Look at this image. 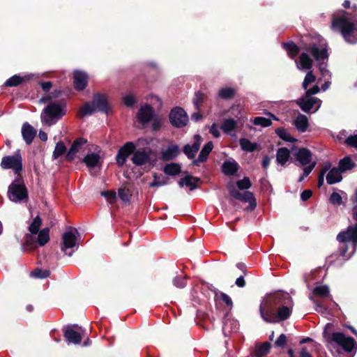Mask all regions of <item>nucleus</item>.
<instances>
[{"label": "nucleus", "instance_id": "1", "mask_svg": "<svg viewBox=\"0 0 357 357\" xmlns=\"http://www.w3.org/2000/svg\"><path fill=\"white\" fill-rule=\"evenodd\" d=\"M293 306L289 294L279 291L264 298L259 306L260 316L267 323H278L290 317Z\"/></svg>", "mask_w": 357, "mask_h": 357}, {"label": "nucleus", "instance_id": "2", "mask_svg": "<svg viewBox=\"0 0 357 357\" xmlns=\"http://www.w3.org/2000/svg\"><path fill=\"white\" fill-rule=\"evenodd\" d=\"M310 53L317 63L319 70L323 77H331L330 71L327 69L329 54L328 44L324 38H318L317 41L310 43L306 47V52Z\"/></svg>", "mask_w": 357, "mask_h": 357}, {"label": "nucleus", "instance_id": "3", "mask_svg": "<svg viewBox=\"0 0 357 357\" xmlns=\"http://www.w3.org/2000/svg\"><path fill=\"white\" fill-rule=\"evenodd\" d=\"M332 28L342 35L346 43L349 44L357 43V26L345 16L334 18L332 22Z\"/></svg>", "mask_w": 357, "mask_h": 357}, {"label": "nucleus", "instance_id": "4", "mask_svg": "<svg viewBox=\"0 0 357 357\" xmlns=\"http://www.w3.org/2000/svg\"><path fill=\"white\" fill-rule=\"evenodd\" d=\"M66 104L61 102H50L43 109L40 120L43 125L52 126L66 114Z\"/></svg>", "mask_w": 357, "mask_h": 357}, {"label": "nucleus", "instance_id": "5", "mask_svg": "<svg viewBox=\"0 0 357 357\" xmlns=\"http://www.w3.org/2000/svg\"><path fill=\"white\" fill-rule=\"evenodd\" d=\"M323 336L328 345L336 344L345 352H351L354 349L356 350L357 344L355 340L351 337H347L343 333L333 332L331 333L327 331L326 327L323 332Z\"/></svg>", "mask_w": 357, "mask_h": 357}, {"label": "nucleus", "instance_id": "6", "mask_svg": "<svg viewBox=\"0 0 357 357\" xmlns=\"http://www.w3.org/2000/svg\"><path fill=\"white\" fill-rule=\"evenodd\" d=\"M294 158L297 162L298 167H304L303 174L298 179V182H302L314 169L317 165L316 161H312V153L306 148H301L294 153Z\"/></svg>", "mask_w": 357, "mask_h": 357}, {"label": "nucleus", "instance_id": "7", "mask_svg": "<svg viewBox=\"0 0 357 357\" xmlns=\"http://www.w3.org/2000/svg\"><path fill=\"white\" fill-rule=\"evenodd\" d=\"M297 68L301 71H307L302 86L304 89H307L310 84L313 83L316 77L312 73L311 69L313 65V60L310 56L308 52H302L298 57V59L295 61Z\"/></svg>", "mask_w": 357, "mask_h": 357}, {"label": "nucleus", "instance_id": "8", "mask_svg": "<svg viewBox=\"0 0 357 357\" xmlns=\"http://www.w3.org/2000/svg\"><path fill=\"white\" fill-rule=\"evenodd\" d=\"M8 197L13 202L21 203L28 200L26 188L21 179H15L8 187Z\"/></svg>", "mask_w": 357, "mask_h": 357}, {"label": "nucleus", "instance_id": "9", "mask_svg": "<svg viewBox=\"0 0 357 357\" xmlns=\"http://www.w3.org/2000/svg\"><path fill=\"white\" fill-rule=\"evenodd\" d=\"M0 166L3 169H12L15 174H20L23 169L21 151L17 149L13 155L3 156Z\"/></svg>", "mask_w": 357, "mask_h": 357}, {"label": "nucleus", "instance_id": "10", "mask_svg": "<svg viewBox=\"0 0 357 357\" xmlns=\"http://www.w3.org/2000/svg\"><path fill=\"white\" fill-rule=\"evenodd\" d=\"M301 109L307 114H314L320 108L322 101L316 97L303 96L296 100Z\"/></svg>", "mask_w": 357, "mask_h": 357}, {"label": "nucleus", "instance_id": "11", "mask_svg": "<svg viewBox=\"0 0 357 357\" xmlns=\"http://www.w3.org/2000/svg\"><path fill=\"white\" fill-rule=\"evenodd\" d=\"M337 240L340 243H352L353 250L349 256L346 258V260L349 259L357 248V224L349 226L346 231L340 232L337 236Z\"/></svg>", "mask_w": 357, "mask_h": 357}, {"label": "nucleus", "instance_id": "12", "mask_svg": "<svg viewBox=\"0 0 357 357\" xmlns=\"http://www.w3.org/2000/svg\"><path fill=\"white\" fill-rule=\"evenodd\" d=\"M169 117L171 124L175 128L185 127L188 122V116L181 107L173 108L169 113Z\"/></svg>", "mask_w": 357, "mask_h": 357}, {"label": "nucleus", "instance_id": "13", "mask_svg": "<svg viewBox=\"0 0 357 357\" xmlns=\"http://www.w3.org/2000/svg\"><path fill=\"white\" fill-rule=\"evenodd\" d=\"M151 151L149 148H139L135 149L131 160L137 166L146 165L151 161Z\"/></svg>", "mask_w": 357, "mask_h": 357}, {"label": "nucleus", "instance_id": "14", "mask_svg": "<svg viewBox=\"0 0 357 357\" xmlns=\"http://www.w3.org/2000/svg\"><path fill=\"white\" fill-rule=\"evenodd\" d=\"M135 149V145L132 142H126L118 151L116 156V163L122 167L125 165L128 156L133 153Z\"/></svg>", "mask_w": 357, "mask_h": 357}, {"label": "nucleus", "instance_id": "15", "mask_svg": "<svg viewBox=\"0 0 357 357\" xmlns=\"http://www.w3.org/2000/svg\"><path fill=\"white\" fill-rule=\"evenodd\" d=\"M75 326H69L63 328V335L68 344H79L82 341V328L75 331Z\"/></svg>", "mask_w": 357, "mask_h": 357}, {"label": "nucleus", "instance_id": "16", "mask_svg": "<svg viewBox=\"0 0 357 357\" xmlns=\"http://www.w3.org/2000/svg\"><path fill=\"white\" fill-rule=\"evenodd\" d=\"M87 145V140L84 138H77L72 144L70 149L66 154V159L68 161H73L76 153L82 151Z\"/></svg>", "mask_w": 357, "mask_h": 357}, {"label": "nucleus", "instance_id": "17", "mask_svg": "<svg viewBox=\"0 0 357 357\" xmlns=\"http://www.w3.org/2000/svg\"><path fill=\"white\" fill-rule=\"evenodd\" d=\"M202 143V137L199 135H195L192 144H186L183 149L184 154L189 158L193 159L198 152Z\"/></svg>", "mask_w": 357, "mask_h": 357}, {"label": "nucleus", "instance_id": "18", "mask_svg": "<svg viewBox=\"0 0 357 357\" xmlns=\"http://www.w3.org/2000/svg\"><path fill=\"white\" fill-rule=\"evenodd\" d=\"M77 233L76 229H73L69 231H66L63 234V246L62 251L66 252L67 249L74 248L77 243L75 234Z\"/></svg>", "mask_w": 357, "mask_h": 357}, {"label": "nucleus", "instance_id": "19", "mask_svg": "<svg viewBox=\"0 0 357 357\" xmlns=\"http://www.w3.org/2000/svg\"><path fill=\"white\" fill-rule=\"evenodd\" d=\"M100 150L98 146H96L94 151L86 155L83 161L88 167L92 168L98 166L100 162Z\"/></svg>", "mask_w": 357, "mask_h": 357}, {"label": "nucleus", "instance_id": "20", "mask_svg": "<svg viewBox=\"0 0 357 357\" xmlns=\"http://www.w3.org/2000/svg\"><path fill=\"white\" fill-rule=\"evenodd\" d=\"M73 79L75 88L78 91H82L86 86L88 75L84 72L75 70L73 75Z\"/></svg>", "mask_w": 357, "mask_h": 357}, {"label": "nucleus", "instance_id": "21", "mask_svg": "<svg viewBox=\"0 0 357 357\" xmlns=\"http://www.w3.org/2000/svg\"><path fill=\"white\" fill-rule=\"evenodd\" d=\"M41 225V220L39 216H36L31 224L29 227V230L31 234L26 235L25 243L27 246H31L33 241V235L37 234L39 232V228Z\"/></svg>", "mask_w": 357, "mask_h": 357}, {"label": "nucleus", "instance_id": "22", "mask_svg": "<svg viewBox=\"0 0 357 357\" xmlns=\"http://www.w3.org/2000/svg\"><path fill=\"white\" fill-rule=\"evenodd\" d=\"M153 108L149 105L142 106L137 114L138 120L142 124L149 122L153 119Z\"/></svg>", "mask_w": 357, "mask_h": 357}, {"label": "nucleus", "instance_id": "23", "mask_svg": "<svg viewBox=\"0 0 357 357\" xmlns=\"http://www.w3.org/2000/svg\"><path fill=\"white\" fill-rule=\"evenodd\" d=\"M213 148V144L212 142H207L202 149L201 150L199 156L197 159L193 160L192 165L198 166L199 163L204 162L208 159L209 153L211 152Z\"/></svg>", "mask_w": 357, "mask_h": 357}, {"label": "nucleus", "instance_id": "24", "mask_svg": "<svg viewBox=\"0 0 357 357\" xmlns=\"http://www.w3.org/2000/svg\"><path fill=\"white\" fill-rule=\"evenodd\" d=\"M36 130L27 122L22 128V135L26 144H31L35 138Z\"/></svg>", "mask_w": 357, "mask_h": 357}, {"label": "nucleus", "instance_id": "25", "mask_svg": "<svg viewBox=\"0 0 357 357\" xmlns=\"http://www.w3.org/2000/svg\"><path fill=\"white\" fill-rule=\"evenodd\" d=\"M93 102L97 110L105 113L108 112L107 98L105 95L96 94Z\"/></svg>", "mask_w": 357, "mask_h": 357}, {"label": "nucleus", "instance_id": "26", "mask_svg": "<svg viewBox=\"0 0 357 357\" xmlns=\"http://www.w3.org/2000/svg\"><path fill=\"white\" fill-rule=\"evenodd\" d=\"M199 181L200 179L199 178L192 176L191 175H187L178 181V185L181 188L185 185L189 187L190 190H194L197 188V183Z\"/></svg>", "mask_w": 357, "mask_h": 357}, {"label": "nucleus", "instance_id": "27", "mask_svg": "<svg viewBox=\"0 0 357 357\" xmlns=\"http://www.w3.org/2000/svg\"><path fill=\"white\" fill-rule=\"evenodd\" d=\"M342 172L337 167H333L329 170L326 176V182L329 185H333L340 182L342 180Z\"/></svg>", "mask_w": 357, "mask_h": 357}, {"label": "nucleus", "instance_id": "28", "mask_svg": "<svg viewBox=\"0 0 357 357\" xmlns=\"http://www.w3.org/2000/svg\"><path fill=\"white\" fill-rule=\"evenodd\" d=\"M265 114L268 116L270 118H266L264 116H257L252 120L253 123L255 126H260L261 127L265 128L271 126V119L274 120H278V119L271 112H265Z\"/></svg>", "mask_w": 357, "mask_h": 357}, {"label": "nucleus", "instance_id": "29", "mask_svg": "<svg viewBox=\"0 0 357 357\" xmlns=\"http://www.w3.org/2000/svg\"><path fill=\"white\" fill-rule=\"evenodd\" d=\"M33 74H29L25 77H21L18 75H15L6 80L4 85L6 86L13 87L17 86L22 83L25 79L29 80L33 77Z\"/></svg>", "mask_w": 357, "mask_h": 357}, {"label": "nucleus", "instance_id": "30", "mask_svg": "<svg viewBox=\"0 0 357 357\" xmlns=\"http://www.w3.org/2000/svg\"><path fill=\"white\" fill-rule=\"evenodd\" d=\"M294 125L299 132H304L309 126L308 119L305 115L300 114L294 119Z\"/></svg>", "mask_w": 357, "mask_h": 357}, {"label": "nucleus", "instance_id": "31", "mask_svg": "<svg viewBox=\"0 0 357 357\" xmlns=\"http://www.w3.org/2000/svg\"><path fill=\"white\" fill-rule=\"evenodd\" d=\"M290 158V151L288 149L279 148L276 153V161L278 164L284 166Z\"/></svg>", "mask_w": 357, "mask_h": 357}, {"label": "nucleus", "instance_id": "32", "mask_svg": "<svg viewBox=\"0 0 357 357\" xmlns=\"http://www.w3.org/2000/svg\"><path fill=\"white\" fill-rule=\"evenodd\" d=\"M238 169V165L235 160H227L222 164V172L225 175H234Z\"/></svg>", "mask_w": 357, "mask_h": 357}, {"label": "nucleus", "instance_id": "33", "mask_svg": "<svg viewBox=\"0 0 357 357\" xmlns=\"http://www.w3.org/2000/svg\"><path fill=\"white\" fill-rule=\"evenodd\" d=\"M355 167V163L352 161L349 156H346L339 161L338 168L340 171L343 173L346 171L350 170Z\"/></svg>", "mask_w": 357, "mask_h": 357}, {"label": "nucleus", "instance_id": "34", "mask_svg": "<svg viewBox=\"0 0 357 357\" xmlns=\"http://www.w3.org/2000/svg\"><path fill=\"white\" fill-rule=\"evenodd\" d=\"M237 126V121L233 119H226L223 121L221 124V130L227 134H229L233 132Z\"/></svg>", "mask_w": 357, "mask_h": 357}, {"label": "nucleus", "instance_id": "35", "mask_svg": "<svg viewBox=\"0 0 357 357\" xmlns=\"http://www.w3.org/2000/svg\"><path fill=\"white\" fill-rule=\"evenodd\" d=\"M179 153L178 146L176 144L169 145L162 152V157L166 160H171L176 158Z\"/></svg>", "mask_w": 357, "mask_h": 357}, {"label": "nucleus", "instance_id": "36", "mask_svg": "<svg viewBox=\"0 0 357 357\" xmlns=\"http://www.w3.org/2000/svg\"><path fill=\"white\" fill-rule=\"evenodd\" d=\"M181 167L179 164L172 162L164 167V172L169 176H176L181 173Z\"/></svg>", "mask_w": 357, "mask_h": 357}, {"label": "nucleus", "instance_id": "37", "mask_svg": "<svg viewBox=\"0 0 357 357\" xmlns=\"http://www.w3.org/2000/svg\"><path fill=\"white\" fill-rule=\"evenodd\" d=\"M270 349L271 344L268 342L256 346L255 351V357H263L267 355L270 351Z\"/></svg>", "mask_w": 357, "mask_h": 357}, {"label": "nucleus", "instance_id": "38", "mask_svg": "<svg viewBox=\"0 0 357 357\" xmlns=\"http://www.w3.org/2000/svg\"><path fill=\"white\" fill-rule=\"evenodd\" d=\"M239 144L242 150L245 151L253 152L257 148V144L252 142L246 138H241L239 140Z\"/></svg>", "mask_w": 357, "mask_h": 357}, {"label": "nucleus", "instance_id": "39", "mask_svg": "<svg viewBox=\"0 0 357 357\" xmlns=\"http://www.w3.org/2000/svg\"><path fill=\"white\" fill-rule=\"evenodd\" d=\"M96 110L93 102H86L83 107L80 109L78 113V116L80 118H82L86 116L91 115Z\"/></svg>", "mask_w": 357, "mask_h": 357}, {"label": "nucleus", "instance_id": "40", "mask_svg": "<svg viewBox=\"0 0 357 357\" xmlns=\"http://www.w3.org/2000/svg\"><path fill=\"white\" fill-rule=\"evenodd\" d=\"M50 229L45 227L38 232L37 242L40 246L45 245L50 240Z\"/></svg>", "mask_w": 357, "mask_h": 357}, {"label": "nucleus", "instance_id": "41", "mask_svg": "<svg viewBox=\"0 0 357 357\" xmlns=\"http://www.w3.org/2000/svg\"><path fill=\"white\" fill-rule=\"evenodd\" d=\"M238 324L234 320L227 319L225 321L222 326L223 333L227 335L231 332L236 331L238 329Z\"/></svg>", "mask_w": 357, "mask_h": 357}, {"label": "nucleus", "instance_id": "42", "mask_svg": "<svg viewBox=\"0 0 357 357\" xmlns=\"http://www.w3.org/2000/svg\"><path fill=\"white\" fill-rule=\"evenodd\" d=\"M282 46L291 59H294L298 53V48L293 42L283 43Z\"/></svg>", "mask_w": 357, "mask_h": 357}, {"label": "nucleus", "instance_id": "43", "mask_svg": "<svg viewBox=\"0 0 357 357\" xmlns=\"http://www.w3.org/2000/svg\"><path fill=\"white\" fill-rule=\"evenodd\" d=\"M278 136L286 142H293L296 141L295 138L291 136L288 130L284 128H279L275 130Z\"/></svg>", "mask_w": 357, "mask_h": 357}, {"label": "nucleus", "instance_id": "44", "mask_svg": "<svg viewBox=\"0 0 357 357\" xmlns=\"http://www.w3.org/2000/svg\"><path fill=\"white\" fill-rule=\"evenodd\" d=\"M66 153V147L63 142L61 141L56 144L54 150L53 151L52 158L56 160Z\"/></svg>", "mask_w": 357, "mask_h": 357}, {"label": "nucleus", "instance_id": "45", "mask_svg": "<svg viewBox=\"0 0 357 357\" xmlns=\"http://www.w3.org/2000/svg\"><path fill=\"white\" fill-rule=\"evenodd\" d=\"M236 91L231 87H225L220 89L218 92L219 96L222 99H230L234 96Z\"/></svg>", "mask_w": 357, "mask_h": 357}, {"label": "nucleus", "instance_id": "46", "mask_svg": "<svg viewBox=\"0 0 357 357\" xmlns=\"http://www.w3.org/2000/svg\"><path fill=\"white\" fill-rule=\"evenodd\" d=\"M241 201L244 202H249L252 208H255L256 207L254 195L250 191H245L243 193Z\"/></svg>", "mask_w": 357, "mask_h": 357}, {"label": "nucleus", "instance_id": "47", "mask_svg": "<svg viewBox=\"0 0 357 357\" xmlns=\"http://www.w3.org/2000/svg\"><path fill=\"white\" fill-rule=\"evenodd\" d=\"M50 272L46 269L36 268L31 273V276L36 278H47L50 276Z\"/></svg>", "mask_w": 357, "mask_h": 357}, {"label": "nucleus", "instance_id": "48", "mask_svg": "<svg viewBox=\"0 0 357 357\" xmlns=\"http://www.w3.org/2000/svg\"><path fill=\"white\" fill-rule=\"evenodd\" d=\"M167 178L165 177H160L156 174L153 175V181L150 183V187H160L167 183Z\"/></svg>", "mask_w": 357, "mask_h": 357}, {"label": "nucleus", "instance_id": "49", "mask_svg": "<svg viewBox=\"0 0 357 357\" xmlns=\"http://www.w3.org/2000/svg\"><path fill=\"white\" fill-rule=\"evenodd\" d=\"M313 293L319 296H326L329 294V288L327 285H321L314 287Z\"/></svg>", "mask_w": 357, "mask_h": 357}, {"label": "nucleus", "instance_id": "50", "mask_svg": "<svg viewBox=\"0 0 357 357\" xmlns=\"http://www.w3.org/2000/svg\"><path fill=\"white\" fill-rule=\"evenodd\" d=\"M331 169V164H326L324 167L321 170L319 176H318V187L320 188L324 185V176L326 173Z\"/></svg>", "mask_w": 357, "mask_h": 357}, {"label": "nucleus", "instance_id": "51", "mask_svg": "<svg viewBox=\"0 0 357 357\" xmlns=\"http://www.w3.org/2000/svg\"><path fill=\"white\" fill-rule=\"evenodd\" d=\"M118 195L123 202L128 203L130 201L131 194L128 189L119 188L118 191Z\"/></svg>", "mask_w": 357, "mask_h": 357}, {"label": "nucleus", "instance_id": "52", "mask_svg": "<svg viewBox=\"0 0 357 357\" xmlns=\"http://www.w3.org/2000/svg\"><path fill=\"white\" fill-rule=\"evenodd\" d=\"M236 185L240 190H247L252 185L251 181L248 177H244L242 180L236 182Z\"/></svg>", "mask_w": 357, "mask_h": 357}, {"label": "nucleus", "instance_id": "53", "mask_svg": "<svg viewBox=\"0 0 357 357\" xmlns=\"http://www.w3.org/2000/svg\"><path fill=\"white\" fill-rule=\"evenodd\" d=\"M101 195L103 196L109 204H113L116 199V193L114 191H103L101 192Z\"/></svg>", "mask_w": 357, "mask_h": 357}, {"label": "nucleus", "instance_id": "54", "mask_svg": "<svg viewBox=\"0 0 357 357\" xmlns=\"http://www.w3.org/2000/svg\"><path fill=\"white\" fill-rule=\"evenodd\" d=\"M173 284L178 288H183L186 285V278L182 276H176L173 280Z\"/></svg>", "mask_w": 357, "mask_h": 357}, {"label": "nucleus", "instance_id": "55", "mask_svg": "<svg viewBox=\"0 0 357 357\" xmlns=\"http://www.w3.org/2000/svg\"><path fill=\"white\" fill-rule=\"evenodd\" d=\"M330 202L334 205H341L342 204V199L339 193L334 192L331 195Z\"/></svg>", "mask_w": 357, "mask_h": 357}, {"label": "nucleus", "instance_id": "56", "mask_svg": "<svg viewBox=\"0 0 357 357\" xmlns=\"http://www.w3.org/2000/svg\"><path fill=\"white\" fill-rule=\"evenodd\" d=\"M345 144L350 147L357 149V135H349L345 139Z\"/></svg>", "mask_w": 357, "mask_h": 357}, {"label": "nucleus", "instance_id": "57", "mask_svg": "<svg viewBox=\"0 0 357 357\" xmlns=\"http://www.w3.org/2000/svg\"><path fill=\"white\" fill-rule=\"evenodd\" d=\"M123 103L128 107H132L135 103L133 95L128 93L123 97Z\"/></svg>", "mask_w": 357, "mask_h": 357}, {"label": "nucleus", "instance_id": "58", "mask_svg": "<svg viewBox=\"0 0 357 357\" xmlns=\"http://www.w3.org/2000/svg\"><path fill=\"white\" fill-rule=\"evenodd\" d=\"M202 101H203V94L199 91L195 93V98L193 99V103L197 109H199Z\"/></svg>", "mask_w": 357, "mask_h": 357}, {"label": "nucleus", "instance_id": "59", "mask_svg": "<svg viewBox=\"0 0 357 357\" xmlns=\"http://www.w3.org/2000/svg\"><path fill=\"white\" fill-rule=\"evenodd\" d=\"M287 342V337L284 334H281L275 342V345L278 347H284Z\"/></svg>", "mask_w": 357, "mask_h": 357}, {"label": "nucleus", "instance_id": "60", "mask_svg": "<svg viewBox=\"0 0 357 357\" xmlns=\"http://www.w3.org/2000/svg\"><path fill=\"white\" fill-rule=\"evenodd\" d=\"M305 90H306V92H305V94L304 95L305 96L313 97L312 96L313 95L317 94L319 92L320 89L317 85H315L310 89L307 88V89H305Z\"/></svg>", "mask_w": 357, "mask_h": 357}, {"label": "nucleus", "instance_id": "61", "mask_svg": "<svg viewBox=\"0 0 357 357\" xmlns=\"http://www.w3.org/2000/svg\"><path fill=\"white\" fill-rule=\"evenodd\" d=\"M310 299L312 301L314 305V309L316 311L319 312H324L325 311L324 307L317 301L314 300L312 296H310Z\"/></svg>", "mask_w": 357, "mask_h": 357}, {"label": "nucleus", "instance_id": "62", "mask_svg": "<svg viewBox=\"0 0 357 357\" xmlns=\"http://www.w3.org/2000/svg\"><path fill=\"white\" fill-rule=\"evenodd\" d=\"M209 132H210V133L212 134V135L214 137H216V138L219 137L220 135L219 128L215 123L212 124V126L210 128Z\"/></svg>", "mask_w": 357, "mask_h": 357}, {"label": "nucleus", "instance_id": "63", "mask_svg": "<svg viewBox=\"0 0 357 357\" xmlns=\"http://www.w3.org/2000/svg\"><path fill=\"white\" fill-rule=\"evenodd\" d=\"M220 298L228 306H232L233 303L231 298L227 294L222 292L220 294Z\"/></svg>", "mask_w": 357, "mask_h": 357}, {"label": "nucleus", "instance_id": "64", "mask_svg": "<svg viewBox=\"0 0 357 357\" xmlns=\"http://www.w3.org/2000/svg\"><path fill=\"white\" fill-rule=\"evenodd\" d=\"M312 195V192L310 190H305L301 194V199L303 201H307V199H309L311 197Z\"/></svg>", "mask_w": 357, "mask_h": 357}]
</instances>
